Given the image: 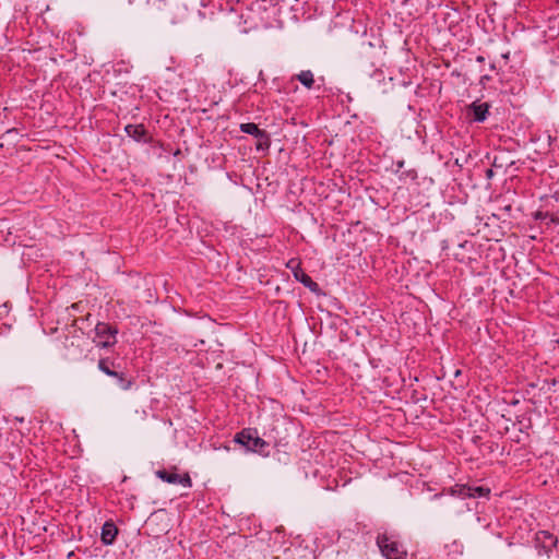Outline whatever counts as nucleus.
I'll return each instance as SVG.
<instances>
[{
	"label": "nucleus",
	"mask_w": 559,
	"mask_h": 559,
	"mask_svg": "<svg viewBox=\"0 0 559 559\" xmlns=\"http://www.w3.org/2000/svg\"><path fill=\"white\" fill-rule=\"evenodd\" d=\"M234 441L242 445L247 451L261 455L269 454V443L259 437L255 429L246 428L235 435Z\"/></svg>",
	"instance_id": "f257e3e1"
},
{
	"label": "nucleus",
	"mask_w": 559,
	"mask_h": 559,
	"mask_svg": "<svg viewBox=\"0 0 559 559\" xmlns=\"http://www.w3.org/2000/svg\"><path fill=\"white\" fill-rule=\"evenodd\" d=\"M444 495H448L449 497L443 500L442 507L451 516H461L474 509L467 498H463L454 492H449V488L444 489L441 493L433 495L432 499H442Z\"/></svg>",
	"instance_id": "f03ea898"
},
{
	"label": "nucleus",
	"mask_w": 559,
	"mask_h": 559,
	"mask_svg": "<svg viewBox=\"0 0 559 559\" xmlns=\"http://www.w3.org/2000/svg\"><path fill=\"white\" fill-rule=\"evenodd\" d=\"M381 555L385 559H406L407 551L403 545L392 534L379 533L376 538Z\"/></svg>",
	"instance_id": "7ed1b4c3"
},
{
	"label": "nucleus",
	"mask_w": 559,
	"mask_h": 559,
	"mask_svg": "<svg viewBox=\"0 0 559 559\" xmlns=\"http://www.w3.org/2000/svg\"><path fill=\"white\" fill-rule=\"evenodd\" d=\"M118 330L114 325L105 322H98L95 326V336L93 342L97 347L108 348L116 344Z\"/></svg>",
	"instance_id": "20e7f679"
},
{
	"label": "nucleus",
	"mask_w": 559,
	"mask_h": 559,
	"mask_svg": "<svg viewBox=\"0 0 559 559\" xmlns=\"http://www.w3.org/2000/svg\"><path fill=\"white\" fill-rule=\"evenodd\" d=\"M449 492H454L463 498L469 499H490L491 490L484 486H471L468 484H455L449 488Z\"/></svg>",
	"instance_id": "39448f33"
},
{
	"label": "nucleus",
	"mask_w": 559,
	"mask_h": 559,
	"mask_svg": "<svg viewBox=\"0 0 559 559\" xmlns=\"http://www.w3.org/2000/svg\"><path fill=\"white\" fill-rule=\"evenodd\" d=\"M286 266L292 271L295 280L301 283L310 292L318 293L320 290L318 283H316L307 273L304 272L298 259H290L286 263Z\"/></svg>",
	"instance_id": "423d86ee"
},
{
	"label": "nucleus",
	"mask_w": 559,
	"mask_h": 559,
	"mask_svg": "<svg viewBox=\"0 0 559 559\" xmlns=\"http://www.w3.org/2000/svg\"><path fill=\"white\" fill-rule=\"evenodd\" d=\"M240 131L254 136L258 140L257 150L263 151L270 146V136L265 130H262L253 122H246L240 124Z\"/></svg>",
	"instance_id": "0eeeda50"
},
{
	"label": "nucleus",
	"mask_w": 559,
	"mask_h": 559,
	"mask_svg": "<svg viewBox=\"0 0 559 559\" xmlns=\"http://www.w3.org/2000/svg\"><path fill=\"white\" fill-rule=\"evenodd\" d=\"M156 476L165 483L173 485H181L186 488H190L192 486L191 477L188 473L180 475L176 472H169L167 469H158L156 471Z\"/></svg>",
	"instance_id": "6e6552de"
},
{
	"label": "nucleus",
	"mask_w": 559,
	"mask_h": 559,
	"mask_svg": "<svg viewBox=\"0 0 559 559\" xmlns=\"http://www.w3.org/2000/svg\"><path fill=\"white\" fill-rule=\"evenodd\" d=\"M124 131L136 142H148L147 131L143 124H127Z\"/></svg>",
	"instance_id": "1a4fd4ad"
},
{
	"label": "nucleus",
	"mask_w": 559,
	"mask_h": 559,
	"mask_svg": "<svg viewBox=\"0 0 559 559\" xmlns=\"http://www.w3.org/2000/svg\"><path fill=\"white\" fill-rule=\"evenodd\" d=\"M118 534L114 522L107 521L103 524L100 539L104 545H112Z\"/></svg>",
	"instance_id": "9d476101"
},
{
	"label": "nucleus",
	"mask_w": 559,
	"mask_h": 559,
	"mask_svg": "<svg viewBox=\"0 0 559 559\" xmlns=\"http://www.w3.org/2000/svg\"><path fill=\"white\" fill-rule=\"evenodd\" d=\"M490 105L488 103L474 102L469 106V111L473 114L475 122H483L486 120L489 112Z\"/></svg>",
	"instance_id": "9b49d317"
},
{
	"label": "nucleus",
	"mask_w": 559,
	"mask_h": 559,
	"mask_svg": "<svg viewBox=\"0 0 559 559\" xmlns=\"http://www.w3.org/2000/svg\"><path fill=\"white\" fill-rule=\"evenodd\" d=\"M536 539L542 544L546 552L551 551L557 545V537L547 531H540L536 535Z\"/></svg>",
	"instance_id": "f8f14e48"
},
{
	"label": "nucleus",
	"mask_w": 559,
	"mask_h": 559,
	"mask_svg": "<svg viewBox=\"0 0 559 559\" xmlns=\"http://www.w3.org/2000/svg\"><path fill=\"white\" fill-rule=\"evenodd\" d=\"M306 88L311 90L314 84V75L310 70H302L294 76Z\"/></svg>",
	"instance_id": "ddd939ff"
},
{
	"label": "nucleus",
	"mask_w": 559,
	"mask_h": 559,
	"mask_svg": "<svg viewBox=\"0 0 559 559\" xmlns=\"http://www.w3.org/2000/svg\"><path fill=\"white\" fill-rule=\"evenodd\" d=\"M116 383L121 390H130L134 383L133 378H128L126 373L120 372L119 376L116 378Z\"/></svg>",
	"instance_id": "4468645a"
},
{
	"label": "nucleus",
	"mask_w": 559,
	"mask_h": 559,
	"mask_svg": "<svg viewBox=\"0 0 559 559\" xmlns=\"http://www.w3.org/2000/svg\"><path fill=\"white\" fill-rule=\"evenodd\" d=\"M115 367V362L109 358H102L98 360V369L105 374H108V372L114 370Z\"/></svg>",
	"instance_id": "2eb2a0df"
},
{
	"label": "nucleus",
	"mask_w": 559,
	"mask_h": 559,
	"mask_svg": "<svg viewBox=\"0 0 559 559\" xmlns=\"http://www.w3.org/2000/svg\"><path fill=\"white\" fill-rule=\"evenodd\" d=\"M119 373H120L119 371L114 369V370H110L107 376L112 377V378L116 379L119 376Z\"/></svg>",
	"instance_id": "dca6fc26"
},
{
	"label": "nucleus",
	"mask_w": 559,
	"mask_h": 559,
	"mask_svg": "<svg viewBox=\"0 0 559 559\" xmlns=\"http://www.w3.org/2000/svg\"><path fill=\"white\" fill-rule=\"evenodd\" d=\"M492 176H493V170H492V169H490V168H489V169H487V170H486V177H487L488 179H490Z\"/></svg>",
	"instance_id": "f3484780"
},
{
	"label": "nucleus",
	"mask_w": 559,
	"mask_h": 559,
	"mask_svg": "<svg viewBox=\"0 0 559 559\" xmlns=\"http://www.w3.org/2000/svg\"><path fill=\"white\" fill-rule=\"evenodd\" d=\"M476 60H477V62H480V63H481V62H484V61H485V58H484L483 56H478V57L476 58Z\"/></svg>",
	"instance_id": "a211bd4d"
},
{
	"label": "nucleus",
	"mask_w": 559,
	"mask_h": 559,
	"mask_svg": "<svg viewBox=\"0 0 559 559\" xmlns=\"http://www.w3.org/2000/svg\"><path fill=\"white\" fill-rule=\"evenodd\" d=\"M509 56H510V52L508 51V52H506V53H503V55H502V58H504L506 60H508V59H509Z\"/></svg>",
	"instance_id": "6ab92c4d"
},
{
	"label": "nucleus",
	"mask_w": 559,
	"mask_h": 559,
	"mask_svg": "<svg viewBox=\"0 0 559 559\" xmlns=\"http://www.w3.org/2000/svg\"><path fill=\"white\" fill-rule=\"evenodd\" d=\"M403 165H404L403 160L397 163L399 168L403 167Z\"/></svg>",
	"instance_id": "aec40b11"
},
{
	"label": "nucleus",
	"mask_w": 559,
	"mask_h": 559,
	"mask_svg": "<svg viewBox=\"0 0 559 559\" xmlns=\"http://www.w3.org/2000/svg\"><path fill=\"white\" fill-rule=\"evenodd\" d=\"M490 69L495 70L496 69L495 64H490Z\"/></svg>",
	"instance_id": "412c9836"
},
{
	"label": "nucleus",
	"mask_w": 559,
	"mask_h": 559,
	"mask_svg": "<svg viewBox=\"0 0 559 559\" xmlns=\"http://www.w3.org/2000/svg\"><path fill=\"white\" fill-rule=\"evenodd\" d=\"M552 222H556L559 224V218H557V219L552 218Z\"/></svg>",
	"instance_id": "4be33fe9"
}]
</instances>
